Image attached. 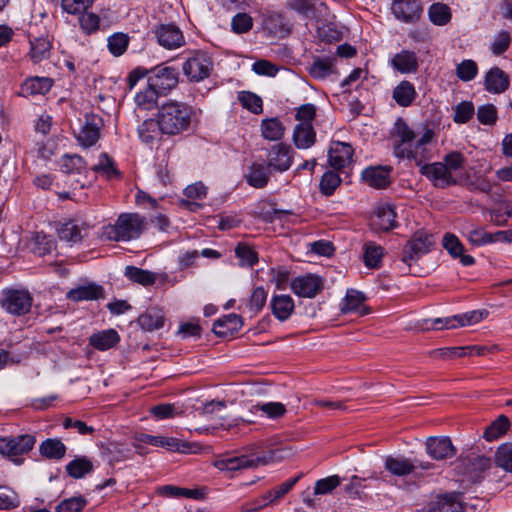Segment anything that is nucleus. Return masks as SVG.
<instances>
[{"label": "nucleus", "mask_w": 512, "mask_h": 512, "mask_svg": "<svg viewBox=\"0 0 512 512\" xmlns=\"http://www.w3.org/2000/svg\"><path fill=\"white\" fill-rule=\"evenodd\" d=\"M145 224V219L137 213H122L115 224L103 228L102 237L116 242L136 239L144 231Z\"/></svg>", "instance_id": "5"}, {"label": "nucleus", "mask_w": 512, "mask_h": 512, "mask_svg": "<svg viewBox=\"0 0 512 512\" xmlns=\"http://www.w3.org/2000/svg\"><path fill=\"white\" fill-rule=\"evenodd\" d=\"M392 97L402 107L410 106L417 97L413 83L403 80L394 89Z\"/></svg>", "instance_id": "30"}, {"label": "nucleus", "mask_w": 512, "mask_h": 512, "mask_svg": "<svg viewBox=\"0 0 512 512\" xmlns=\"http://www.w3.org/2000/svg\"><path fill=\"white\" fill-rule=\"evenodd\" d=\"M396 211L392 204L378 205L372 216V227L375 230L387 232L397 227Z\"/></svg>", "instance_id": "16"}, {"label": "nucleus", "mask_w": 512, "mask_h": 512, "mask_svg": "<svg viewBox=\"0 0 512 512\" xmlns=\"http://www.w3.org/2000/svg\"><path fill=\"white\" fill-rule=\"evenodd\" d=\"M160 95V92L147 82V86L135 95V103L138 108L150 110L156 105Z\"/></svg>", "instance_id": "39"}, {"label": "nucleus", "mask_w": 512, "mask_h": 512, "mask_svg": "<svg viewBox=\"0 0 512 512\" xmlns=\"http://www.w3.org/2000/svg\"><path fill=\"white\" fill-rule=\"evenodd\" d=\"M391 66L402 74L415 73L418 70V58L413 51L402 50L390 61Z\"/></svg>", "instance_id": "24"}, {"label": "nucleus", "mask_w": 512, "mask_h": 512, "mask_svg": "<svg viewBox=\"0 0 512 512\" xmlns=\"http://www.w3.org/2000/svg\"><path fill=\"white\" fill-rule=\"evenodd\" d=\"M86 165V161L79 155H65L60 162V168L65 173H81L86 169Z\"/></svg>", "instance_id": "49"}, {"label": "nucleus", "mask_w": 512, "mask_h": 512, "mask_svg": "<svg viewBox=\"0 0 512 512\" xmlns=\"http://www.w3.org/2000/svg\"><path fill=\"white\" fill-rule=\"evenodd\" d=\"M477 119L481 124L493 125L497 120V109L492 104L481 105L477 109Z\"/></svg>", "instance_id": "64"}, {"label": "nucleus", "mask_w": 512, "mask_h": 512, "mask_svg": "<svg viewBox=\"0 0 512 512\" xmlns=\"http://www.w3.org/2000/svg\"><path fill=\"white\" fill-rule=\"evenodd\" d=\"M510 427L509 419L501 415L499 416L484 432V438L493 441L502 436Z\"/></svg>", "instance_id": "45"}, {"label": "nucleus", "mask_w": 512, "mask_h": 512, "mask_svg": "<svg viewBox=\"0 0 512 512\" xmlns=\"http://www.w3.org/2000/svg\"><path fill=\"white\" fill-rule=\"evenodd\" d=\"M51 44L46 38H37L31 42L30 56L33 62L39 63L50 55Z\"/></svg>", "instance_id": "46"}, {"label": "nucleus", "mask_w": 512, "mask_h": 512, "mask_svg": "<svg viewBox=\"0 0 512 512\" xmlns=\"http://www.w3.org/2000/svg\"><path fill=\"white\" fill-rule=\"evenodd\" d=\"M253 26V20L247 13L236 14L231 21L232 30L235 33L242 34L248 32Z\"/></svg>", "instance_id": "63"}, {"label": "nucleus", "mask_w": 512, "mask_h": 512, "mask_svg": "<svg viewBox=\"0 0 512 512\" xmlns=\"http://www.w3.org/2000/svg\"><path fill=\"white\" fill-rule=\"evenodd\" d=\"M294 153L286 143L275 144L267 153V165L278 172L287 171L293 163Z\"/></svg>", "instance_id": "12"}, {"label": "nucleus", "mask_w": 512, "mask_h": 512, "mask_svg": "<svg viewBox=\"0 0 512 512\" xmlns=\"http://www.w3.org/2000/svg\"><path fill=\"white\" fill-rule=\"evenodd\" d=\"M93 470V463L87 457H78L70 461L66 466L69 476L79 479Z\"/></svg>", "instance_id": "43"}, {"label": "nucleus", "mask_w": 512, "mask_h": 512, "mask_svg": "<svg viewBox=\"0 0 512 512\" xmlns=\"http://www.w3.org/2000/svg\"><path fill=\"white\" fill-rule=\"evenodd\" d=\"M91 169L95 173H100L107 179L116 176L118 173L112 159L106 153L100 154L98 163L93 165Z\"/></svg>", "instance_id": "53"}, {"label": "nucleus", "mask_w": 512, "mask_h": 512, "mask_svg": "<svg viewBox=\"0 0 512 512\" xmlns=\"http://www.w3.org/2000/svg\"><path fill=\"white\" fill-rule=\"evenodd\" d=\"M242 325L241 316L232 313L219 318L213 325V331L219 337H227L238 332Z\"/></svg>", "instance_id": "25"}, {"label": "nucleus", "mask_w": 512, "mask_h": 512, "mask_svg": "<svg viewBox=\"0 0 512 512\" xmlns=\"http://www.w3.org/2000/svg\"><path fill=\"white\" fill-rule=\"evenodd\" d=\"M103 124V119L99 115L86 114L84 123L77 134L78 143L84 148L95 145L100 139Z\"/></svg>", "instance_id": "11"}, {"label": "nucleus", "mask_w": 512, "mask_h": 512, "mask_svg": "<svg viewBox=\"0 0 512 512\" xmlns=\"http://www.w3.org/2000/svg\"><path fill=\"white\" fill-rule=\"evenodd\" d=\"M354 150L345 142H333L328 151L329 165L335 170H341L352 162Z\"/></svg>", "instance_id": "17"}, {"label": "nucleus", "mask_w": 512, "mask_h": 512, "mask_svg": "<svg viewBox=\"0 0 512 512\" xmlns=\"http://www.w3.org/2000/svg\"><path fill=\"white\" fill-rule=\"evenodd\" d=\"M511 44V35L506 30L497 32L491 41L490 50L493 55L499 56L503 54Z\"/></svg>", "instance_id": "50"}, {"label": "nucleus", "mask_w": 512, "mask_h": 512, "mask_svg": "<svg viewBox=\"0 0 512 512\" xmlns=\"http://www.w3.org/2000/svg\"><path fill=\"white\" fill-rule=\"evenodd\" d=\"M341 179L339 175L333 171H327L323 174L320 180V191L326 196L334 193L336 188L340 185Z\"/></svg>", "instance_id": "54"}, {"label": "nucleus", "mask_w": 512, "mask_h": 512, "mask_svg": "<svg viewBox=\"0 0 512 512\" xmlns=\"http://www.w3.org/2000/svg\"><path fill=\"white\" fill-rule=\"evenodd\" d=\"M66 445L58 438H48L39 446L40 454L49 460H60L66 454Z\"/></svg>", "instance_id": "31"}, {"label": "nucleus", "mask_w": 512, "mask_h": 512, "mask_svg": "<svg viewBox=\"0 0 512 512\" xmlns=\"http://www.w3.org/2000/svg\"><path fill=\"white\" fill-rule=\"evenodd\" d=\"M426 451L435 460L451 458L456 454V449L448 437H429Z\"/></svg>", "instance_id": "19"}, {"label": "nucleus", "mask_w": 512, "mask_h": 512, "mask_svg": "<svg viewBox=\"0 0 512 512\" xmlns=\"http://www.w3.org/2000/svg\"><path fill=\"white\" fill-rule=\"evenodd\" d=\"M260 129L263 138L269 141H279L285 134L284 124L276 117L263 119Z\"/></svg>", "instance_id": "32"}, {"label": "nucleus", "mask_w": 512, "mask_h": 512, "mask_svg": "<svg viewBox=\"0 0 512 512\" xmlns=\"http://www.w3.org/2000/svg\"><path fill=\"white\" fill-rule=\"evenodd\" d=\"M125 276L131 281L143 286H150L154 284L156 280L154 273L134 266H127L125 268Z\"/></svg>", "instance_id": "44"}, {"label": "nucleus", "mask_w": 512, "mask_h": 512, "mask_svg": "<svg viewBox=\"0 0 512 512\" xmlns=\"http://www.w3.org/2000/svg\"><path fill=\"white\" fill-rule=\"evenodd\" d=\"M35 442V436L30 434L0 438V453L3 456L11 458L16 464H20L21 462L17 457L31 451Z\"/></svg>", "instance_id": "7"}, {"label": "nucleus", "mask_w": 512, "mask_h": 512, "mask_svg": "<svg viewBox=\"0 0 512 512\" xmlns=\"http://www.w3.org/2000/svg\"><path fill=\"white\" fill-rule=\"evenodd\" d=\"M148 82L162 95L177 85L178 75L174 68L156 67L151 71Z\"/></svg>", "instance_id": "15"}, {"label": "nucleus", "mask_w": 512, "mask_h": 512, "mask_svg": "<svg viewBox=\"0 0 512 512\" xmlns=\"http://www.w3.org/2000/svg\"><path fill=\"white\" fill-rule=\"evenodd\" d=\"M495 462L500 468L512 473V443H504L498 447Z\"/></svg>", "instance_id": "51"}, {"label": "nucleus", "mask_w": 512, "mask_h": 512, "mask_svg": "<svg viewBox=\"0 0 512 512\" xmlns=\"http://www.w3.org/2000/svg\"><path fill=\"white\" fill-rule=\"evenodd\" d=\"M157 128V120L147 119L138 127L139 137L143 142L150 143L158 134Z\"/></svg>", "instance_id": "62"}, {"label": "nucleus", "mask_w": 512, "mask_h": 512, "mask_svg": "<svg viewBox=\"0 0 512 512\" xmlns=\"http://www.w3.org/2000/svg\"><path fill=\"white\" fill-rule=\"evenodd\" d=\"M317 2L318 0H287V8L306 18H312Z\"/></svg>", "instance_id": "47"}, {"label": "nucleus", "mask_w": 512, "mask_h": 512, "mask_svg": "<svg viewBox=\"0 0 512 512\" xmlns=\"http://www.w3.org/2000/svg\"><path fill=\"white\" fill-rule=\"evenodd\" d=\"M478 74V66L474 60L465 59L456 66V75L463 82L473 80Z\"/></svg>", "instance_id": "52"}, {"label": "nucleus", "mask_w": 512, "mask_h": 512, "mask_svg": "<svg viewBox=\"0 0 512 512\" xmlns=\"http://www.w3.org/2000/svg\"><path fill=\"white\" fill-rule=\"evenodd\" d=\"M235 253L243 266L252 267L258 261L257 253L247 244L239 243L235 248Z\"/></svg>", "instance_id": "57"}, {"label": "nucleus", "mask_w": 512, "mask_h": 512, "mask_svg": "<svg viewBox=\"0 0 512 512\" xmlns=\"http://www.w3.org/2000/svg\"><path fill=\"white\" fill-rule=\"evenodd\" d=\"M433 512H463L460 495L446 494L439 497L433 507Z\"/></svg>", "instance_id": "40"}, {"label": "nucleus", "mask_w": 512, "mask_h": 512, "mask_svg": "<svg viewBox=\"0 0 512 512\" xmlns=\"http://www.w3.org/2000/svg\"><path fill=\"white\" fill-rule=\"evenodd\" d=\"M443 247L449 252L454 258H459L460 262L464 266H470L474 264L475 260L472 256L463 254L464 247L460 240L454 235L447 233L443 237Z\"/></svg>", "instance_id": "27"}, {"label": "nucleus", "mask_w": 512, "mask_h": 512, "mask_svg": "<svg viewBox=\"0 0 512 512\" xmlns=\"http://www.w3.org/2000/svg\"><path fill=\"white\" fill-rule=\"evenodd\" d=\"M129 44V38L126 34L115 33L108 38V49L114 56L122 55Z\"/></svg>", "instance_id": "56"}, {"label": "nucleus", "mask_w": 512, "mask_h": 512, "mask_svg": "<svg viewBox=\"0 0 512 512\" xmlns=\"http://www.w3.org/2000/svg\"><path fill=\"white\" fill-rule=\"evenodd\" d=\"M119 339L118 333L113 329H109L91 335L89 343L94 348L104 351L116 345Z\"/></svg>", "instance_id": "35"}, {"label": "nucleus", "mask_w": 512, "mask_h": 512, "mask_svg": "<svg viewBox=\"0 0 512 512\" xmlns=\"http://www.w3.org/2000/svg\"><path fill=\"white\" fill-rule=\"evenodd\" d=\"M316 106L311 103L300 105L295 109L297 124L293 128L292 141L297 149L306 150L316 143V131L312 122L316 117Z\"/></svg>", "instance_id": "4"}, {"label": "nucleus", "mask_w": 512, "mask_h": 512, "mask_svg": "<svg viewBox=\"0 0 512 512\" xmlns=\"http://www.w3.org/2000/svg\"><path fill=\"white\" fill-rule=\"evenodd\" d=\"M284 457V450H271L261 456L221 454L214 458L212 465L221 472H235L260 465H267Z\"/></svg>", "instance_id": "3"}, {"label": "nucleus", "mask_w": 512, "mask_h": 512, "mask_svg": "<svg viewBox=\"0 0 512 512\" xmlns=\"http://www.w3.org/2000/svg\"><path fill=\"white\" fill-rule=\"evenodd\" d=\"M510 79L506 72L499 67H492L484 77L485 89L493 94H500L509 87Z\"/></svg>", "instance_id": "21"}, {"label": "nucleus", "mask_w": 512, "mask_h": 512, "mask_svg": "<svg viewBox=\"0 0 512 512\" xmlns=\"http://www.w3.org/2000/svg\"><path fill=\"white\" fill-rule=\"evenodd\" d=\"M390 169L369 167L363 170L362 178L371 187L385 188L389 184Z\"/></svg>", "instance_id": "28"}, {"label": "nucleus", "mask_w": 512, "mask_h": 512, "mask_svg": "<svg viewBox=\"0 0 512 512\" xmlns=\"http://www.w3.org/2000/svg\"><path fill=\"white\" fill-rule=\"evenodd\" d=\"M341 484V479L338 475H331L326 478L317 480L314 487V494L325 495L331 493L335 488Z\"/></svg>", "instance_id": "58"}, {"label": "nucleus", "mask_w": 512, "mask_h": 512, "mask_svg": "<svg viewBox=\"0 0 512 512\" xmlns=\"http://www.w3.org/2000/svg\"><path fill=\"white\" fill-rule=\"evenodd\" d=\"M271 309L278 320L285 321L294 311V301L289 295H275L271 300Z\"/></svg>", "instance_id": "29"}, {"label": "nucleus", "mask_w": 512, "mask_h": 512, "mask_svg": "<svg viewBox=\"0 0 512 512\" xmlns=\"http://www.w3.org/2000/svg\"><path fill=\"white\" fill-rule=\"evenodd\" d=\"M182 70L191 82L203 81L213 71L212 57L203 50L189 51L186 54Z\"/></svg>", "instance_id": "6"}, {"label": "nucleus", "mask_w": 512, "mask_h": 512, "mask_svg": "<svg viewBox=\"0 0 512 512\" xmlns=\"http://www.w3.org/2000/svg\"><path fill=\"white\" fill-rule=\"evenodd\" d=\"M154 33L159 45L165 49L173 50L185 44L182 31L174 24H161Z\"/></svg>", "instance_id": "14"}, {"label": "nucleus", "mask_w": 512, "mask_h": 512, "mask_svg": "<svg viewBox=\"0 0 512 512\" xmlns=\"http://www.w3.org/2000/svg\"><path fill=\"white\" fill-rule=\"evenodd\" d=\"M332 67L333 59L316 58L309 68V73L315 79H324L332 72Z\"/></svg>", "instance_id": "48"}, {"label": "nucleus", "mask_w": 512, "mask_h": 512, "mask_svg": "<svg viewBox=\"0 0 512 512\" xmlns=\"http://www.w3.org/2000/svg\"><path fill=\"white\" fill-rule=\"evenodd\" d=\"M394 134L398 139L394 145L396 157L414 160L420 167V173L427 177L435 187L446 188L456 183L455 178L447 171V166L442 162L424 163L430 158L427 145L434 137V132L431 129L415 131L402 118H398L394 125Z\"/></svg>", "instance_id": "1"}, {"label": "nucleus", "mask_w": 512, "mask_h": 512, "mask_svg": "<svg viewBox=\"0 0 512 512\" xmlns=\"http://www.w3.org/2000/svg\"><path fill=\"white\" fill-rule=\"evenodd\" d=\"M488 312L486 310H473L464 314L451 317L435 318L432 320L433 329H455L467 325H473L482 321Z\"/></svg>", "instance_id": "9"}, {"label": "nucleus", "mask_w": 512, "mask_h": 512, "mask_svg": "<svg viewBox=\"0 0 512 512\" xmlns=\"http://www.w3.org/2000/svg\"><path fill=\"white\" fill-rule=\"evenodd\" d=\"M2 308L13 315H24L32 305L30 293L26 290L8 289L3 291Z\"/></svg>", "instance_id": "8"}, {"label": "nucleus", "mask_w": 512, "mask_h": 512, "mask_svg": "<svg viewBox=\"0 0 512 512\" xmlns=\"http://www.w3.org/2000/svg\"><path fill=\"white\" fill-rule=\"evenodd\" d=\"M433 245L432 237L425 232L418 231L405 245L401 260L407 265L428 253Z\"/></svg>", "instance_id": "10"}, {"label": "nucleus", "mask_w": 512, "mask_h": 512, "mask_svg": "<svg viewBox=\"0 0 512 512\" xmlns=\"http://www.w3.org/2000/svg\"><path fill=\"white\" fill-rule=\"evenodd\" d=\"M66 297L74 302L98 300L104 297V291L103 287L96 283H87L69 290Z\"/></svg>", "instance_id": "22"}, {"label": "nucleus", "mask_w": 512, "mask_h": 512, "mask_svg": "<svg viewBox=\"0 0 512 512\" xmlns=\"http://www.w3.org/2000/svg\"><path fill=\"white\" fill-rule=\"evenodd\" d=\"M430 21L437 26L448 24L452 18L451 9L447 4L437 2L433 3L428 9Z\"/></svg>", "instance_id": "38"}, {"label": "nucleus", "mask_w": 512, "mask_h": 512, "mask_svg": "<svg viewBox=\"0 0 512 512\" xmlns=\"http://www.w3.org/2000/svg\"><path fill=\"white\" fill-rule=\"evenodd\" d=\"M193 108L184 102L167 101L157 113L158 129L161 133L174 136L187 131L191 125Z\"/></svg>", "instance_id": "2"}, {"label": "nucleus", "mask_w": 512, "mask_h": 512, "mask_svg": "<svg viewBox=\"0 0 512 512\" xmlns=\"http://www.w3.org/2000/svg\"><path fill=\"white\" fill-rule=\"evenodd\" d=\"M52 87V80L48 77L32 76L27 78L20 86L18 94L30 97L46 94Z\"/></svg>", "instance_id": "23"}, {"label": "nucleus", "mask_w": 512, "mask_h": 512, "mask_svg": "<svg viewBox=\"0 0 512 512\" xmlns=\"http://www.w3.org/2000/svg\"><path fill=\"white\" fill-rule=\"evenodd\" d=\"M474 105L470 101H462L454 107L453 120L455 123L464 124L474 115Z\"/></svg>", "instance_id": "55"}, {"label": "nucleus", "mask_w": 512, "mask_h": 512, "mask_svg": "<svg viewBox=\"0 0 512 512\" xmlns=\"http://www.w3.org/2000/svg\"><path fill=\"white\" fill-rule=\"evenodd\" d=\"M301 475H298L294 478L287 480L286 482L281 483L279 486L275 487L273 490L267 492V494L263 497V499L267 502L259 504L256 508L264 507L267 504L274 503L282 498L285 494H287L293 486L298 482Z\"/></svg>", "instance_id": "42"}, {"label": "nucleus", "mask_w": 512, "mask_h": 512, "mask_svg": "<svg viewBox=\"0 0 512 512\" xmlns=\"http://www.w3.org/2000/svg\"><path fill=\"white\" fill-rule=\"evenodd\" d=\"M138 323L146 331L160 329L164 325V315L159 309H149L139 316Z\"/></svg>", "instance_id": "37"}, {"label": "nucleus", "mask_w": 512, "mask_h": 512, "mask_svg": "<svg viewBox=\"0 0 512 512\" xmlns=\"http://www.w3.org/2000/svg\"><path fill=\"white\" fill-rule=\"evenodd\" d=\"M366 300L365 295L357 290L350 289L347 291L344 302L341 306L342 313L355 312L359 315H366L369 313V308L364 305Z\"/></svg>", "instance_id": "26"}, {"label": "nucleus", "mask_w": 512, "mask_h": 512, "mask_svg": "<svg viewBox=\"0 0 512 512\" xmlns=\"http://www.w3.org/2000/svg\"><path fill=\"white\" fill-rule=\"evenodd\" d=\"M247 182L254 188H263L270 179V167L261 163H253L246 175Z\"/></svg>", "instance_id": "33"}, {"label": "nucleus", "mask_w": 512, "mask_h": 512, "mask_svg": "<svg viewBox=\"0 0 512 512\" xmlns=\"http://www.w3.org/2000/svg\"><path fill=\"white\" fill-rule=\"evenodd\" d=\"M391 10L398 20L405 23L416 22L422 12L418 0H394Z\"/></svg>", "instance_id": "18"}, {"label": "nucleus", "mask_w": 512, "mask_h": 512, "mask_svg": "<svg viewBox=\"0 0 512 512\" xmlns=\"http://www.w3.org/2000/svg\"><path fill=\"white\" fill-rule=\"evenodd\" d=\"M239 101L243 107L247 108L254 114L262 112V99L252 92H242L239 95Z\"/></svg>", "instance_id": "60"}, {"label": "nucleus", "mask_w": 512, "mask_h": 512, "mask_svg": "<svg viewBox=\"0 0 512 512\" xmlns=\"http://www.w3.org/2000/svg\"><path fill=\"white\" fill-rule=\"evenodd\" d=\"M87 504L82 496L71 497L61 501L57 507V512H80Z\"/></svg>", "instance_id": "59"}, {"label": "nucleus", "mask_w": 512, "mask_h": 512, "mask_svg": "<svg viewBox=\"0 0 512 512\" xmlns=\"http://www.w3.org/2000/svg\"><path fill=\"white\" fill-rule=\"evenodd\" d=\"M324 281L315 274L298 276L291 281V290L299 297L314 298L322 291Z\"/></svg>", "instance_id": "13"}, {"label": "nucleus", "mask_w": 512, "mask_h": 512, "mask_svg": "<svg viewBox=\"0 0 512 512\" xmlns=\"http://www.w3.org/2000/svg\"><path fill=\"white\" fill-rule=\"evenodd\" d=\"M384 468L393 476L404 477L412 474L417 465L411 459L404 456L389 455L385 458Z\"/></svg>", "instance_id": "20"}, {"label": "nucleus", "mask_w": 512, "mask_h": 512, "mask_svg": "<svg viewBox=\"0 0 512 512\" xmlns=\"http://www.w3.org/2000/svg\"><path fill=\"white\" fill-rule=\"evenodd\" d=\"M430 356L435 359L449 360L466 356V350L462 347H444L432 350Z\"/></svg>", "instance_id": "61"}, {"label": "nucleus", "mask_w": 512, "mask_h": 512, "mask_svg": "<svg viewBox=\"0 0 512 512\" xmlns=\"http://www.w3.org/2000/svg\"><path fill=\"white\" fill-rule=\"evenodd\" d=\"M159 492L162 495H165L167 497H173V498L184 497V498L200 500V499H203L205 496V492L203 489H198V488L189 489V488H182V487H177V486H173V485L162 486L159 489Z\"/></svg>", "instance_id": "36"}, {"label": "nucleus", "mask_w": 512, "mask_h": 512, "mask_svg": "<svg viewBox=\"0 0 512 512\" xmlns=\"http://www.w3.org/2000/svg\"><path fill=\"white\" fill-rule=\"evenodd\" d=\"M57 234L60 240L69 245L77 244L82 240V228L74 221L59 224Z\"/></svg>", "instance_id": "34"}, {"label": "nucleus", "mask_w": 512, "mask_h": 512, "mask_svg": "<svg viewBox=\"0 0 512 512\" xmlns=\"http://www.w3.org/2000/svg\"><path fill=\"white\" fill-rule=\"evenodd\" d=\"M384 249L375 242H367L364 244V263L368 268L374 269L380 267Z\"/></svg>", "instance_id": "41"}]
</instances>
